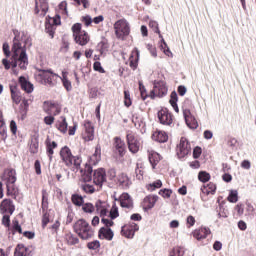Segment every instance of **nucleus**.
I'll return each mask as SVG.
<instances>
[{
    "instance_id": "nucleus-1",
    "label": "nucleus",
    "mask_w": 256,
    "mask_h": 256,
    "mask_svg": "<svg viewBox=\"0 0 256 256\" xmlns=\"http://www.w3.org/2000/svg\"><path fill=\"white\" fill-rule=\"evenodd\" d=\"M30 42L29 38L25 40V45L22 46L21 42L17 40V36L13 39V45H12V57L11 61L7 58L2 59V65L4 66V69L6 71H9V69H15L17 68V65L25 71L27 69V65H29V57L27 56V44Z\"/></svg>"
},
{
    "instance_id": "nucleus-2",
    "label": "nucleus",
    "mask_w": 256,
    "mask_h": 256,
    "mask_svg": "<svg viewBox=\"0 0 256 256\" xmlns=\"http://www.w3.org/2000/svg\"><path fill=\"white\" fill-rule=\"evenodd\" d=\"M74 233H77L78 237L80 239H83V241H87L88 239H91L93 235H95V232L93 231V228L87 220L81 218L78 221H76L73 225Z\"/></svg>"
},
{
    "instance_id": "nucleus-3",
    "label": "nucleus",
    "mask_w": 256,
    "mask_h": 256,
    "mask_svg": "<svg viewBox=\"0 0 256 256\" xmlns=\"http://www.w3.org/2000/svg\"><path fill=\"white\" fill-rule=\"evenodd\" d=\"M81 29V23H75L72 26V33L75 43L81 45V47H84V45L89 43V34H87L85 31L82 32Z\"/></svg>"
},
{
    "instance_id": "nucleus-4",
    "label": "nucleus",
    "mask_w": 256,
    "mask_h": 256,
    "mask_svg": "<svg viewBox=\"0 0 256 256\" xmlns=\"http://www.w3.org/2000/svg\"><path fill=\"white\" fill-rule=\"evenodd\" d=\"M115 35L117 39L125 41V37H129L131 33V26L127 20L120 19L114 24Z\"/></svg>"
},
{
    "instance_id": "nucleus-5",
    "label": "nucleus",
    "mask_w": 256,
    "mask_h": 256,
    "mask_svg": "<svg viewBox=\"0 0 256 256\" xmlns=\"http://www.w3.org/2000/svg\"><path fill=\"white\" fill-rule=\"evenodd\" d=\"M39 76L41 77V79H43L45 84L49 85V87H55V83H57V79L61 78V76L53 72L52 69L40 70Z\"/></svg>"
},
{
    "instance_id": "nucleus-6",
    "label": "nucleus",
    "mask_w": 256,
    "mask_h": 256,
    "mask_svg": "<svg viewBox=\"0 0 256 256\" xmlns=\"http://www.w3.org/2000/svg\"><path fill=\"white\" fill-rule=\"evenodd\" d=\"M149 28L154 31V33H157L159 35L160 40V48L163 51L165 55H172L171 50L169 49V46H167V42H165V39L163 38V35H161V30H159V23L155 20H150L149 22Z\"/></svg>"
},
{
    "instance_id": "nucleus-7",
    "label": "nucleus",
    "mask_w": 256,
    "mask_h": 256,
    "mask_svg": "<svg viewBox=\"0 0 256 256\" xmlns=\"http://www.w3.org/2000/svg\"><path fill=\"white\" fill-rule=\"evenodd\" d=\"M189 153H191V142L187 138L181 137L177 145L176 155L179 159H184Z\"/></svg>"
},
{
    "instance_id": "nucleus-8",
    "label": "nucleus",
    "mask_w": 256,
    "mask_h": 256,
    "mask_svg": "<svg viewBox=\"0 0 256 256\" xmlns=\"http://www.w3.org/2000/svg\"><path fill=\"white\" fill-rule=\"evenodd\" d=\"M137 231H139V225L135 222H129L121 227V236L126 237V239H133Z\"/></svg>"
},
{
    "instance_id": "nucleus-9",
    "label": "nucleus",
    "mask_w": 256,
    "mask_h": 256,
    "mask_svg": "<svg viewBox=\"0 0 256 256\" xmlns=\"http://www.w3.org/2000/svg\"><path fill=\"white\" fill-rule=\"evenodd\" d=\"M93 183L98 187H103V183H107V172L105 171V168L94 170Z\"/></svg>"
},
{
    "instance_id": "nucleus-10",
    "label": "nucleus",
    "mask_w": 256,
    "mask_h": 256,
    "mask_svg": "<svg viewBox=\"0 0 256 256\" xmlns=\"http://www.w3.org/2000/svg\"><path fill=\"white\" fill-rule=\"evenodd\" d=\"M98 161L93 162V158L90 159L89 164H85L84 172L82 174V180L84 183H90V181H93V166L97 165Z\"/></svg>"
},
{
    "instance_id": "nucleus-11",
    "label": "nucleus",
    "mask_w": 256,
    "mask_h": 256,
    "mask_svg": "<svg viewBox=\"0 0 256 256\" xmlns=\"http://www.w3.org/2000/svg\"><path fill=\"white\" fill-rule=\"evenodd\" d=\"M115 201H119L122 209H133L134 207L133 198L127 192L122 193L119 198H115Z\"/></svg>"
},
{
    "instance_id": "nucleus-12",
    "label": "nucleus",
    "mask_w": 256,
    "mask_h": 256,
    "mask_svg": "<svg viewBox=\"0 0 256 256\" xmlns=\"http://www.w3.org/2000/svg\"><path fill=\"white\" fill-rule=\"evenodd\" d=\"M127 145L130 153H139V140L132 132L126 135Z\"/></svg>"
},
{
    "instance_id": "nucleus-13",
    "label": "nucleus",
    "mask_w": 256,
    "mask_h": 256,
    "mask_svg": "<svg viewBox=\"0 0 256 256\" xmlns=\"http://www.w3.org/2000/svg\"><path fill=\"white\" fill-rule=\"evenodd\" d=\"M1 180L6 181V185L15 184L17 182V171L13 168L6 169L1 175Z\"/></svg>"
},
{
    "instance_id": "nucleus-14",
    "label": "nucleus",
    "mask_w": 256,
    "mask_h": 256,
    "mask_svg": "<svg viewBox=\"0 0 256 256\" xmlns=\"http://www.w3.org/2000/svg\"><path fill=\"white\" fill-rule=\"evenodd\" d=\"M158 119L161 125H171L173 123V115L167 108L158 111Z\"/></svg>"
},
{
    "instance_id": "nucleus-15",
    "label": "nucleus",
    "mask_w": 256,
    "mask_h": 256,
    "mask_svg": "<svg viewBox=\"0 0 256 256\" xmlns=\"http://www.w3.org/2000/svg\"><path fill=\"white\" fill-rule=\"evenodd\" d=\"M60 157L67 167L73 165V153H71V149L68 146L61 148Z\"/></svg>"
},
{
    "instance_id": "nucleus-16",
    "label": "nucleus",
    "mask_w": 256,
    "mask_h": 256,
    "mask_svg": "<svg viewBox=\"0 0 256 256\" xmlns=\"http://www.w3.org/2000/svg\"><path fill=\"white\" fill-rule=\"evenodd\" d=\"M0 211L2 215H5L6 213L12 215L13 213H15V204H13V200L7 198L4 199L0 203Z\"/></svg>"
},
{
    "instance_id": "nucleus-17",
    "label": "nucleus",
    "mask_w": 256,
    "mask_h": 256,
    "mask_svg": "<svg viewBox=\"0 0 256 256\" xmlns=\"http://www.w3.org/2000/svg\"><path fill=\"white\" fill-rule=\"evenodd\" d=\"M115 233L113 229L107 227H101L98 231V239H106V241H113Z\"/></svg>"
},
{
    "instance_id": "nucleus-18",
    "label": "nucleus",
    "mask_w": 256,
    "mask_h": 256,
    "mask_svg": "<svg viewBox=\"0 0 256 256\" xmlns=\"http://www.w3.org/2000/svg\"><path fill=\"white\" fill-rule=\"evenodd\" d=\"M154 89L156 90L157 97L162 98L167 95V85L165 84V81H154Z\"/></svg>"
},
{
    "instance_id": "nucleus-19",
    "label": "nucleus",
    "mask_w": 256,
    "mask_h": 256,
    "mask_svg": "<svg viewBox=\"0 0 256 256\" xmlns=\"http://www.w3.org/2000/svg\"><path fill=\"white\" fill-rule=\"evenodd\" d=\"M45 145L47 156L50 161H53V154L55 153L54 149H57L58 144L55 141H51V138L48 136L45 140Z\"/></svg>"
},
{
    "instance_id": "nucleus-20",
    "label": "nucleus",
    "mask_w": 256,
    "mask_h": 256,
    "mask_svg": "<svg viewBox=\"0 0 256 256\" xmlns=\"http://www.w3.org/2000/svg\"><path fill=\"white\" fill-rule=\"evenodd\" d=\"M18 83L22 91H25V93H33V84L29 80H27L25 76H20L18 78Z\"/></svg>"
},
{
    "instance_id": "nucleus-21",
    "label": "nucleus",
    "mask_w": 256,
    "mask_h": 256,
    "mask_svg": "<svg viewBox=\"0 0 256 256\" xmlns=\"http://www.w3.org/2000/svg\"><path fill=\"white\" fill-rule=\"evenodd\" d=\"M54 109L55 112H53ZM44 111L48 115H59V113H61V108L57 107L53 102L44 101Z\"/></svg>"
},
{
    "instance_id": "nucleus-22",
    "label": "nucleus",
    "mask_w": 256,
    "mask_h": 256,
    "mask_svg": "<svg viewBox=\"0 0 256 256\" xmlns=\"http://www.w3.org/2000/svg\"><path fill=\"white\" fill-rule=\"evenodd\" d=\"M84 127L87 134L85 136L86 141H93L95 139V127H93L91 121L85 122Z\"/></svg>"
},
{
    "instance_id": "nucleus-23",
    "label": "nucleus",
    "mask_w": 256,
    "mask_h": 256,
    "mask_svg": "<svg viewBox=\"0 0 256 256\" xmlns=\"http://www.w3.org/2000/svg\"><path fill=\"white\" fill-rule=\"evenodd\" d=\"M114 149L119 153L120 157L125 155V142L119 136L114 138Z\"/></svg>"
},
{
    "instance_id": "nucleus-24",
    "label": "nucleus",
    "mask_w": 256,
    "mask_h": 256,
    "mask_svg": "<svg viewBox=\"0 0 256 256\" xmlns=\"http://www.w3.org/2000/svg\"><path fill=\"white\" fill-rule=\"evenodd\" d=\"M208 235H211V229L207 227H202L194 231V237L197 239V241H201V239H207Z\"/></svg>"
},
{
    "instance_id": "nucleus-25",
    "label": "nucleus",
    "mask_w": 256,
    "mask_h": 256,
    "mask_svg": "<svg viewBox=\"0 0 256 256\" xmlns=\"http://www.w3.org/2000/svg\"><path fill=\"white\" fill-rule=\"evenodd\" d=\"M10 92L12 101L16 103V105H19V103H21V92L19 88H17L16 85H10Z\"/></svg>"
},
{
    "instance_id": "nucleus-26",
    "label": "nucleus",
    "mask_w": 256,
    "mask_h": 256,
    "mask_svg": "<svg viewBox=\"0 0 256 256\" xmlns=\"http://www.w3.org/2000/svg\"><path fill=\"white\" fill-rule=\"evenodd\" d=\"M41 9L42 13H47L49 11V2L47 0H35V13H39Z\"/></svg>"
},
{
    "instance_id": "nucleus-27",
    "label": "nucleus",
    "mask_w": 256,
    "mask_h": 256,
    "mask_svg": "<svg viewBox=\"0 0 256 256\" xmlns=\"http://www.w3.org/2000/svg\"><path fill=\"white\" fill-rule=\"evenodd\" d=\"M153 141H157V143H167L169 141V136L163 131H157L152 134Z\"/></svg>"
},
{
    "instance_id": "nucleus-28",
    "label": "nucleus",
    "mask_w": 256,
    "mask_h": 256,
    "mask_svg": "<svg viewBox=\"0 0 256 256\" xmlns=\"http://www.w3.org/2000/svg\"><path fill=\"white\" fill-rule=\"evenodd\" d=\"M179 101V96L177 95V91L173 90L170 94L169 103L171 107L174 109L175 113H179V105L177 102Z\"/></svg>"
},
{
    "instance_id": "nucleus-29",
    "label": "nucleus",
    "mask_w": 256,
    "mask_h": 256,
    "mask_svg": "<svg viewBox=\"0 0 256 256\" xmlns=\"http://www.w3.org/2000/svg\"><path fill=\"white\" fill-rule=\"evenodd\" d=\"M132 123L136 127V129H144L145 127V120L139 116V114H133L132 115Z\"/></svg>"
},
{
    "instance_id": "nucleus-30",
    "label": "nucleus",
    "mask_w": 256,
    "mask_h": 256,
    "mask_svg": "<svg viewBox=\"0 0 256 256\" xmlns=\"http://www.w3.org/2000/svg\"><path fill=\"white\" fill-rule=\"evenodd\" d=\"M6 195L8 197H17L19 195V188L14 184H6Z\"/></svg>"
},
{
    "instance_id": "nucleus-31",
    "label": "nucleus",
    "mask_w": 256,
    "mask_h": 256,
    "mask_svg": "<svg viewBox=\"0 0 256 256\" xmlns=\"http://www.w3.org/2000/svg\"><path fill=\"white\" fill-rule=\"evenodd\" d=\"M149 163L152 165V168L155 169L161 161V155L157 152H151L148 156Z\"/></svg>"
},
{
    "instance_id": "nucleus-32",
    "label": "nucleus",
    "mask_w": 256,
    "mask_h": 256,
    "mask_svg": "<svg viewBox=\"0 0 256 256\" xmlns=\"http://www.w3.org/2000/svg\"><path fill=\"white\" fill-rule=\"evenodd\" d=\"M159 199V196L157 195H149L144 198V203H148V205L145 207V209H153L155 207V203H157V200Z\"/></svg>"
},
{
    "instance_id": "nucleus-33",
    "label": "nucleus",
    "mask_w": 256,
    "mask_h": 256,
    "mask_svg": "<svg viewBox=\"0 0 256 256\" xmlns=\"http://www.w3.org/2000/svg\"><path fill=\"white\" fill-rule=\"evenodd\" d=\"M60 80L62 81L63 87L66 89V91H72L73 85L71 84L69 78H67V72L63 71L62 76H60Z\"/></svg>"
},
{
    "instance_id": "nucleus-34",
    "label": "nucleus",
    "mask_w": 256,
    "mask_h": 256,
    "mask_svg": "<svg viewBox=\"0 0 256 256\" xmlns=\"http://www.w3.org/2000/svg\"><path fill=\"white\" fill-rule=\"evenodd\" d=\"M57 29V26L53 25L51 23V20L45 21V32L48 33V35L53 39L55 37V31Z\"/></svg>"
},
{
    "instance_id": "nucleus-35",
    "label": "nucleus",
    "mask_w": 256,
    "mask_h": 256,
    "mask_svg": "<svg viewBox=\"0 0 256 256\" xmlns=\"http://www.w3.org/2000/svg\"><path fill=\"white\" fill-rule=\"evenodd\" d=\"M71 201L76 207H83V205L85 204V198H83L79 194H72Z\"/></svg>"
},
{
    "instance_id": "nucleus-36",
    "label": "nucleus",
    "mask_w": 256,
    "mask_h": 256,
    "mask_svg": "<svg viewBox=\"0 0 256 256\" xmlns=\"http://www.w3.org/2000/svg\"><path fill=\"white\" fill-rule=\"evenodd\" d=\"M27 251H29V248H27L25 244H18L15 248L14 255L29 256V254H27Z\"/></svg>"
},
{
    "instance_id": "nucleus-37",
    "label": "nucleus",
    "mask_w": 256,
    "mask_h": 256,
    "mask_svg": "<svg viewBox=\"0 0 256 256\" xmlns=\"http://www.w3.org/2000/svg\"><path fill=\"white\" fill-rule=\"evenodd\" d=\"M62 121L56 124V127L60 133H67V129L69 127V124L67 123V118L65 116H61Z\"/></svg>"
},
{
    "instance_id": "nucleus-38",
    "label": "nucleus",
    "mask_w": 256,
    "mask_h": 256,
    "mask_svg": "<svg viewBox=\"0 0 256 256\" xmlns=\"http://www.w3.org/2000/svg\"><path fill=\"white\" fill-rule=\"evenodd\" d=\"M198 180L201 183H208V181L211 180V174L205 170H202L198 173Z\"/></svg>"
},
{
    "instance_id": "nucleus-39",
    "label": "nucleus",
    "mask_w": 256,
    "mask_h": 256,
    "mask_svg": "<svg viewBox=\"0 0 256 256\" xmlns=\"http://www.w3.org/2000/svg\"><path fill=\"white\" fill-rule=\"evenodd\" d=\"M108 49H109V43H107V40H102L97 45V51H99L100 55L107 53Z\"/></svg>"
},
{
    "instance_id": "nucleus-40",
    "label": "nucleus",
    "mask_w": 256,
    "mask_h": 256,
    "mask_svg": "<svg viewBox=\"0 0 256 256\" xmlns=\"http://www.w3.org/2000/svg\"><path fill=\"white\" fill-rule=\"evenodd\" d=\"M49 209V198L47 197V190H42V213Z\"/></svg>"
},
{
    "instance_id": "nucleus-41",
    "label": "nucleus",
    "mask_w": 256,
    "mask_h": 256,
    "mask_svg": "<svg viewBox=\"0 0 256 256\" xmlns=\"http://www.w3.org/2000/svg\"><path fill=\"white\" fill-rule=\"evenodd\" d=\"M205 190L207 195H209V193H211V195H215V192L217 191V185H215L213 182H210L207 184V186H204V189H202L203 193H205Z\"/></svg>"
},
{
    "instance_id": "nucleus-42",
    "label": "nucleus",
    "mask_w": 256,
    "mask_h": 256,
    "mask_svg": "<svg viewBox=\"0 0 256 256\" xmlns=\"http://www.w3.org/2000/svg\"><path fill=\"white\" fill-rule=\"evenodd\" d=\"M227 199L229 203H237L239 201V192L237 190H231Z\"/></svg>"
},
{
    "instance_id": "nucleus-43",
    "label": "nucleus",
    "mask_w": 256,
    "mask_h": 256,
    "mask_svg": "<svg viewBox=\"0 0 256 256\" xmlns=\"http://www.w3.org/2000/svg\"><path fill=\"white\" fill-rule=\"evenodd\" d=\"M109 217L112 220L117 219L119 217V208L117 207V203L113 202L112 208L109 212Z\"/></svg>"
},
{
    "instance_id": "nucleus-44",
    "label": "nucleus",
    "mask_w": 256,
    "mask_h": 256,
    "mask_svg": "<svg viewBox=\"0 0 256 256\" xmlns=\"http://www.w3.org/2000/svg\"><path fill=\"white\" fill-rule=\"evenodd\" d=\"M38 151H39V139L34 138L30 145V153L32 155H37Z\"/></svg>"
},
{
    "instance_id": "nucleus-45",
    "label": "nucleus",
    "mask_w": 256,
    "mask_h": 256,
    "mask_svg": "<svg viewBox=\"0 0 256 256\" xmlns=\"http://www.w3.org/2000/svg\"><path fill=\"white\" fill-rule=\"evenodd\" d=\"M133 53H135L136 58L135 60H130V67L135 71L139 65V50L137 48L134 49Z\"/></svg>"
},
{
    "instance_id": "nucleus-46",
    "label": "nucleus",
    "mask_w": 256,
    "mask_h": 256,
    "mask_svg": "<svg viewBox=\"0 0 256 256\" xmlns=\"http://www.w3.org/2000/svg\"><path fill=\"white\" fill-rule=\"evenodd\" d=\"M65 237L68 245H77L79 243V238L75 237L72 233L66 234Z\"/></svg>"
},
{
    "instance_id": "nucleus-47",
    "label": "nucleus",
    "mask_w": 256,
    "mask_h": 256,
    "mask_svg": "<svg viewBox=\"0 0 256 256\" xmlns=\"http://www.w3.org/2000/svg\"><path fill=\"white\" fill-rule=\"evenodd\" d=\"M2 225L7 228V231H11V215L4 214L2 217Z\"/></svg>"
},
{
    "instance_id": "nucleus-48",
    "label": "nucleus",
    "mask_w": 256,
    "mask_h": 256,
    "mask_svg": "<svg viewBox=\"0 0 256 256\" xmlns=\"http://www.w3.org/2000/svg\"><path fill=\"white\" fill-rule=\"evenodd\" d=\"M80 188L82 189V191H84V193H88L90 195L95 193V186L91 184H81Z\"/></svg>"
},
{
    "instance_id": "nucleus-49",
    "label": "nucleus",
    "mask_w": 256,
    "mask_h": 256,
    "mask_svg": "<svg viewBox=\"0 0 256 256\" xmlns=\"http://www.w3.org/2000/svg\"><path fill=\"white\" fill-rule=\"evenodd\" d=\"M138 84H139V91H140L141 99H142V101H145V99H147V97H149V94H147V89L145 88V85H143L142 81H139Z\"/></svg>"
},
{
    "instance_id": "nucleus-50",
    "label": "nucleus",
    "mask_w": 256,
    "mask_h": 256,
    "mask_svg": "<svg viewBox=\"0 0 256 256\" xmlns=\"http://www.w3.org/2000/svg\"><path fill=\"white\" fill-rule=\"evenodd\" d=\"M163 187V182L161 180H156L148 185V191H155V189H161Z\"/></svg>"
},
{
    "instance_id": "nucleus-51",
    "label": "nucleus",
    "mask_w": 256,
    "mask_h": 256,
    "mask_svg": "<svg viewBox=\"0 0 256 256\" xmlns=\"http://www.w3.org/2000/svg\"><path fill=\"white\" fill-rule=\"evenodd\" d=\"M82 211H84V213H93L95 211V206L91 202L84 203L82 205Z\"/></svg>"
},
{
    "instance_id": "nucleus-52",
    "label": "nucleus",
    "mask_w": 256,
    "mask_h": 256,
    "mask_svg": "<svg viewBox=\"0 0 256 256\" xmlns=\"http://www.w3.org/2000/svg\"><path fill=\"white\" fill-rule=\"evenodd\" d=\"M185 250L181 247H175L170 251L169 256H184Z\"/></svg>"
},
{
    "instance_id": "nucleus-53",
    "label": "nucleus",
    "mask_w": 256,
    "mask_h": 256,
    "mask_svg": "<svg viewBox=\"0 0 256 256\" xmlns=\"http://www.w3.org/2000/svg\"><path fill=\"white\" fill-rule=\"evenodd\" d=\"M187 127L189 129H197L199 127V123H197V119H195V116H192L188 119V122H186Z\"/></svg>"
},
{
    "instance_id": "nucleus-54",
    "label": "nucleus",
    "mask_w": 256,
    "mask_h": 256,
    "mask_svg": "<svg viewBox=\"0 0 256 256\" xmlns=\"http://www.w3.org/2000/svg\"><path fill=\"white\" fill-rule=\"evenodd\" d=\"M101 247V242L99 240H94L87 243V248L90 249V251H95Z\"/></svg>"
},
{
    "instance_id": "nucleus-55",
    "label": "nucleus",
    "mask_w": 256,
    "mask_h": 256,
    "mask_svg": "<svg viewBox=\"0 0 256 256\" xmlns=\"http://www.w3.org/2000/svg\"><path fill=\"white\" fill-rule=\"evenodd\" d=\"M124 105L125 107L133 105V102L131 101V93L129 92V90L124 91Z\"/></svg>"
},
{
    "instance_id": "nucleus-56",
    "label": "nucleus",
    "mask_w": 256,
    "mask_h": 256,
    "mask_svg": "<svg viewBox=\"0 0 256 256\" xmlns=\"http://www.w3.org/2000/svg\"><path fill=\"white\" fill-rule=\"evenodd\" d=\"M46 20H50V23H52L54 27L61 25V15L59 14H56L53 18H46Z\"/></svg>"
},
{
    "instance_id": "nucleus-57",
    "label": "nucleus",
    "mask_w": 256,
    "mask_h": 256,
    "mask_svg": "<svg viewBox=\"0 0 256 256\" xmlns=\"http://www.w3.org/2000/svg\"><path fill=\"white\" fill-rule=\"evenodd\" d=\"M9 235H16V233H19L20 235H23V228L21 225L19 226H10Z\"/></svg>"
},
{
    "instance_id": "nucleus-58",
    "label": "nucleus",
    "mask_w": 256,
    "mask_h": 256,
    "mask_svg": "<svg viewBox=\"0 0 256 256\" xmlns=\"http://www.w3.org/2000/svg\"><path fill=\"white\" fill-rule=\"evenodd\" d=\"M171 193H173V190L171 189L164 188L159 190V195H161V197L164 199H169V197H171Z\"/></svg>"
},
{
    "instance_id": "nucleus-59",
    "label": "nucleus",
    "mask_w": 256,
    "mask_h": 256,
    "mask_svg": "<svg viewBox=\"0 0 256 256\" xmlns=\"http://www.w3.org/2000/svg\"><path fill=\"white\" fill-rule=\"evenodd\" d=\"M49 212L47 210H45L43 212V216H42V228L45 229V227H47V225H49Z\"/></svg>"
},
{
    "instance_id": "nucleus-60",
    "label": "nucleus",
    "mask_w": 256,
    "mask_h": 256,
    "mask_svg": "<svg viewBox=\"0 0 256 256\" xmlns=\"http://www.w3.org/2000/svg\"><path fill=\"white\" fill-rule=\"evenodd\" d=\"M94 71H97L98 73H105V68L101 65V62L95 61L93 64Z\"/></svg>"
},
{
    "instance_id": "nucleus-61",
    "label": "nucleus",
    "mask_w": 256,
    "mask_h": 256,
    "mask_svg": "<svg viewBox=\"0 0 256 256\" xmlns=\"http://www.w3.org/2000/svg\"><path fill=\"white\" fill-rule=\"evenodd\" d=\"M218 211L222 214L223 219H227V217H229V211L225 209V207L223 206V202L219 203Z\"/></svg>"
},
{
    "instance_id": "nucleus-62",
    "label": "nucleus",
    "mask_w": 256,
    "mask_h": 256,
    "mask_svg": "<svg viewBox=\"0 0 256 256\" xmlns=\"http://www.w3.org/2000/svg\"><path fill=\"white\" fill-rule=\"evenodd\" d=\"M201 153H203V149L200 146H196L193 149V158L199 159L201 157Z\"/></svg>"
},
{
    "instance_id": "nucleus-63",
    "label": "nucleus",
    "mask_w": 256,
    "mask_h": 256,
    "mask_svg": "<svg viewBox=\"0 0 256 256\" xmlns=\"http://www.w3.org/2000/svg\"><path fill=\"white\" fill-rule=\"evenodd\" d=\"M2 50H3L5 57H11V50L9 47V43L4 42L3 46H2Z\"/></svg>"
},
{
    "instance_id": "nucleus-64",
    "label": "nucleus",
    "mask_w": 256,
    "mask_h": 256,
    "mask_svg": "<svg viewBox=\"0 0 256 256\" xmlns=\"http://www.w3.org/2000/svg\"><path fill=\"white\" fill-rule=\"evenodd\" d=\"M97 95H99V89L97 87H93L89 89L90 99H97Z\"/></svg>"
}]
</instances>
